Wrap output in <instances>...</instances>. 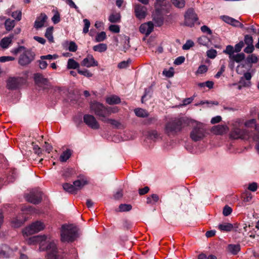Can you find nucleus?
<instances>
[{"mask_svg": "<svg viewBox=\"0 0 259 259\" xmlns=\"http://www.w3.org/2000/svg\"><path fill=\"white\" fill-rule=\"evenodd\" d=\"M29 245L39 244V250H47V259H64L57 250L56 244L54 240L46 236H35L26 239Z\"/></svg>", "mask_w": 259, "mask_h": 259, "instance_id": "f257e3e1", "label": "nucleus"}, {"mask_svg": "<svg viewBox=\"0 0 259 259\" xmlns=\"http://www.w3.org/2000/svg\"><path fill=\"white\" fill-rule=\"evenodd\" d=\"M189 119L186 117L175 118L166 123L165 126V132L168 135L175 134L189 124Z\"/></svg>", "mask_w": 259, "mask_h": 259, "instance_id": "f03ea898", "label": "nucleus"}, {"mask_svg": "<svg viewBox=\"0 0 259 259\" xmlns=\"http://www.w3.org/2000/svg\"><path fill=\"white\" fill-rule=\"evenodd\" d=\"M77 237V229L72 225H63L61 229V239L64 242L73 241Z\"/></svg>", "mask_w": 259, "mask_h": 259, "instance_id": "7ed1b4c3", "label": "nucleus"}, {"mask_svg": "<svg viewBox=\"0 0 259 259\" xmlns=\"http://www.w3.org/2000/svg\"><path fill=\"white\" fill-rule=\"evenodd\" d=\"M239 127V121H236L233 124V127L230 135V137L234 139H242L251 140L249 133L246 130H241Z\"/></svg>", "mask_w": 259, "mask_h": 259, "instance_id": "20e7f679", "label": "nucleus"}, {"mask_svg": "<svg viewBox=\"0 0 259 259\" xmlns=\"http://www.w3.org/2000/svg\"><path fill=\"white\" fill-rule=\"evenodd\" d=\"M206 135V128L204 125L200 122H195L194 126L190 133V138L194 141L202 140Z\"/></svg>", "mask_w": 259, "mask_h": 259, "instance_id": "39448f33", "label": "nucleus"}, {"mask_svg": "<svg viewBox=\"0 0 259 259\" xmlns=\"http://www.w3.org/2000/svg\"><path fill=\"white\" fill-rule=\"evenodd\" d=\"M247 227L246 224L241 225L236 223L233 225L229 223H223L218 226V228L221 231L230 232L234 230L235 231L238 232L239 233L246 232L247 231Z\"/></svg>", "mask_w": 259, "mask_h": 259, "instance_id": "423d86ee", "label": "nucleus"}, {"mask_svg": "<svg viewBox=\"0 0 259 259\" xmlns=\"http://www.w3.org/2000/svg\"><path fill=\"white\" fill-rule=\"evenodd\" d=\"M45 226L44 223L40 221H36L23 230V235L25 237L36 233L42 230L45 228Z\"/></svg>", "mask_w": 259, "mask_h": 259, "instance_id": "0eeeda50", "label": "nucleus"}, {"mask_svg": "<svg viewBox=\"0 0 259 259\" xmlns=\"http://www.w3.org/2000/svg\"><path fill=\"white\" fill-rule=\"evenodd\" d=\"M90 108L91 111L98 116L101 121L106 116V107L100 103L97 102L91 103Z\"/></svg>", "mask_w": 259, "mask_h": 259, "instance_id": "6e6552de", "label": "nucleus"}, {"mask_svg": "<svg viewBox=\"0 0 259 259\" xmlns=\"http://www.w3.org/2000/svg\"><path fill=\"white\" fill-rule=\"evenodd\" d=\"M34 54L30 50H25L20 56L18 63L21 66H26L34 60Z\"/></svg>", "mask_w": 259, "mask_h": 259, "instance_id": "1a4fd4ad", "label": "nucleus"}, {"mask_svg": "<svg viewBox=\"0 0 259 259\" xmlns=\"http://www.w3.org/2000/svg\"><path fill=\"white\" fill-rule=\"evenodd\" d=\"M184 24L189 27H192L198 20L196 14L192 9H188L184 15Z\"/></svg>", "mask_w": 259, "mask_h": 259, "instance_id": "9d476101", "label": "nucleus"}, {"mask_svg": "<svg viewBox=\"0 0 259 259\" xmlns=\"http://www.w3.org/2000/svg\"><path fill=\"white\" fill-rule=\"evenodd\" d=\"M244 125L248 128H254L253 133H249L251 140L254 141L259 140V126L256 124V120L254 119L248 120L244 123Z\"/></svg>", "mask_w": 259, "mask_h": 259, "instance_id": "9b49d317", "label": "nucleus"}, {"mask_svg": "<svg viewBox=\"0 0 259 259\" xmlns=\"http://www.w3.org/2000/svg\"><path fill=\"white\" fill-rule=\"evenodd\" d=\"M41 193L40 191L35 190L31 191L29 194L26 196L27 201L33 204H37L41 201Z\"/></svg>", "mask_w": 259, "mask_h": 259, "instance_id": "f8f14e48", "label": "nucleus"}, {"mask_svg": "<svg viewBox=\"0 0 259 259\" xmlns=\"http://www.w3.org/2000/svg\"><path fill=\"white\" fill-rule=\"evenodd\" d=\"M83 121L88 126L93 129L97 130L100 127L98 122L97 121L95 117L92 115H84L83 116Z\"/></svg>", "mask_w": 259, "mask_h": 259, "instance_id": "ddd939ff", "label": "nucleus"}, {"mask_svg": "<svg viewBox=\"0 0 259 259\" xmlns=\"http://www.w3.org/2000/svg\"><path fill=\"white\" fill-rule=\"evenodd\" d=\"M81 65L88 68L98 66V62L92 55L89 54L81 62Z\"/></svg>", "mask_w": 259, "mask_h": 259, "instance_id": "4468645a", "label": "nucleus"}, {"mask_svg": "<svg viewBox=\"0 0 259 259\" xmlns=\"http://www.w3.org/2000/svg\"><path fill=\"white\" fill-rule=\"evenodd\" d=\"M73 184L76 193L87 185L88 184V181L85 177L82 176L78 177L77 180H75Z\"/></svg>", "mask_w": 259, "mask_h": 259, "instance_id": "2eb2a0df", "label": "nucleus"}, {"mask_svg": "<svg viewBox=\"0 0 259 259\" xmlns=\"http://www.w3.org/2000/svg\"><path fill=\"white\" fill-rule=\"evenodd\" d=\"M220 18L223 21L233 26L238 27L240 28L243 27V25L242 23H241L239 21L228 16L223 15L221 16Z\"/></svg>", "mask_w": 259, "mask_h": 259, "instance_id": "dca6fc26", "label": "nucleus"}, {"mask_svg": "<svg viewBox=\"0 0 259 259\" xmlns=\"http://www.w3.org/2000/svg\"><path fill=\"white\" fill-rule=\"evenodd\" d=\"M220 18L223 21L233 26L238 27L240 28L243 27V25L242 23H241L239 21L228 16L223 15L221 16Z\"/></svg>", "mask_w": 259, "mask_h": 259, "instance_id": "f3484780", "label": "nucleus"}, {"mask_svg": "<svg viewBox=\"0 0 259 259\" xmlns=\"http://www.w3.org/2000/svg\"><path fill=\"white\" fill-rule=\"evenodd\" d=\"M14 35L10 34L7 36L3 38L0 41V48L3 49H7L9 48L13 43V39Z\"/></svg>", "mask_w": 259, "mask_h": 259, "instance_id": "a211bd4d", "label": "nucleus"}, {"mask_svg": "<svg viewBox=\"0 0 259 259\" xmlns=\"http://www.w3.org/2000/svg\"><path fill=\"white\" fill-rule=\"evenodd\" d=\"M48 19L47 16L44 13H41L37 17L34 24V27L38 29L45 26V24Z\"/></svg>", "mask_w": 259, "mask_h": 259, "instance_id": "6ab92c4d", "label": "nucleus"}, {"mask_svg": "<svg viewBox=\"0 0 259 259\" xmlns=\"http://www.w3.org/2000/svg\"><path fill=\"white\" fill-rule=\"evenodd\" d=\"M135 12L137 18L142 19L146 16L147 8L140 5H137L135 7Z\"/></svg>", "mask_w": 259, "mask_h": 259, "instance_id": "aec40b11", "label": "nucleus"}, {"mask_svg": "<svg viewBox=\"0 0 259 259\" xmlns=\"http://www.w3.org/2000/svg\"><path fill=\"white\" fill-rule=\"evenodd\" d=\"M21 78L10 77L7 81V87L9 89H15L19 87L21 82Z\"/></svg>", "mask_w": 259, "mask_h": 259, "instance_id": "412c9836", "label": "nucleus"}, {"mask_svg": "<svg viewBox=\"0 0 259 259\" xmlns=\"http://www.w3.org/2000/svg\"><path fill=\"white\" fill-rule=\"evenodd\" d=\"M229 128L225 125L219 124L213 126L211 128V132L215 135H223L227 133Z\"/></svg>", "mask_w": 259, "mask_h": 259, "instance_id": "4be33fe9", "label": "nucleus"}, {"mask_svg": "<svg viewBox=\"0 0 259 259\" xmlns=\"http://www.w3.org/2000/svg\"><path fill=\"white\" fill-rule=\"evenodd\" d=\"M153 24L151 22H148L142 24L140 27V31L141 33L149 35L153 30Z\"/></svg>", "mask_w": 259, "mask_h": 259, "instance_id": "5701e85b", "label": "nucleus"}, {"mask_svg": "<svg viewBox=\"0 0 259 259\" xmlns=\"http://www.w3.org/2000/svg\"><path fill=\"white\" fill-rule=\"evenodd\" d=\"M13 253V250L6 245L0 247V257H9Z\"/></svg>", "mask_w": 259, "mask_h": 259, "instance_id": "b1692460", "label": "nucleus"}, {"mask_svg": "<svg viewBox=\"0 0 259 259\" xmlns=\"http://www.w3.org/2000/svg\"><path fill=\"white\" fill-rule=\"evenodd\" d=\"M107 103L109 105L119 104L121 100L119 97L116 95H111L107 97L106 99Z\"/></svg>", "mask_w": 259, "mask_h": 259, "instance_id": "393cba45", "label": "nucleus"}, {"mask_svg": "<svg viewBox=\"0 0 259 259\" xmlns=\"http://www.w3.org/2000/svg\"><path fill=\"white\" fill-rule=\"evenodd\" d=\"M102 121L106 123L110 124L115 127H119L121 125V123L118 121L109 118L107 116L103 118Z\"/></svg>", "mask_w": 259, "mask_h": 259, "instance_id": "a878e982", "label": "nucleus"}, {"mask_svg": "<svg viewBox=\"0 0 259 259\" xmlns=\"http://www.w3.org/2000/svg\"><path fill=\"white\" fill-rule=\"evenodd\" d=\"M24 221L25 219L21 218L20 216H19L12 219L11 221V224L13 227L18 228L20 227Z\"/></svg>", "mask_w": 259, "mask_h": 259, "instance_id": "bb28decb", "label": "nucleus"}, {"mask_svg": "<svg viewBox=\"0 0 259 259\" xmlns=\"http://www.w3.org/2000/svg\"><path fill=\"white\" fill-rule=\"evenodd\" d=\"M53 27H50L46 29L45 36L50 43L54 42V37L53 36Z\"/></svg>", "mask_w": 259, "mask_h": 259, "instance_id": "cd10ccee", "label": "nucleus"}, {"mask_svg": "<svg viewBox=\"0 0 259 259\" xmlns=\"http://www.w3.org/2000/svg\"><path fill=\"white\" fill-rule=\"evenodd\" d=\"M245 59V55L243 53L234 54L233 56H231V60L235 61L237 63H240Z\"/></svg>", "mask_w": 259, "mask_h": 259, "instance_id": "c85d7f7f", "label": "nucleus"}, {"mask_svg": "<svg viewBox=\"0 0 259 259\" xmlns=\"http://www.w3.org/2000/svg\"><path fill=\"white\" fill-rule=\"evenodd\" d=\"M95 52L102 53L105 52L107 49V46L105 44H99L95 45L93 48Z\"/></svg>", "mask_w": 259, "mask_h": 259, "instance_id": "c756f323", "label": "nucleus"}, {"mask_svg": "<svg viewBox=\"0 0 259 259\" xmlns=\"http://www.w3.org/2000/svg\"><path fill=\"white\" fill-rule=\"evenodd\" d=\"M72 152L70 150L67 149L64 151L60 156V160L61 162L66 161L71 156Z\"/></svg>", "mask_w": 259, "mask_h": 259, "instance_id": "7c9ffc66", "label": "nucleus"}, {"mask_svg": "<svg viewBox=\"0 0 259 259\" xmlns=\"http://www.w3.org/2000/svg\"><path fill=\"white\" fill-rule=\"evenodd\" d=\"M15 26V22L13 20L7 19L5 22V26L7 31H10L13 29Z\"/></svg>", "mask_w": 259, "mask_h": 259, "instance_id": "2f4dec72", "label": "nucleus"}, {"mask_svg": "<svg viewBox=\"0 0 259 259\" xmlns=\"http://www.w3.org/2000/svg\"><path fill=\"white\" fill-rule=\"evenodd\" d=\"M79 64L73 59H69L67 62V68L68 69H78Z\"/></svg>", "mask_w": 259, "mask_h": 259, "instance_id": "473e14b6", "label": "nucleus"}, {"mask_svg": "<svg viewBox=\"0 0 259 259\" xmlns=\"http://www.w3.org/2000/svg\"><path fill=\"white\" fill-rule=\"evenodd\" d=\"M197 84L201 89H204L206 87L209 89H211L213 88L214 82L212 81L208 80L204 82H199Z\"/></svg>", "mask_w": 259, "mask_h": 259, "instance_id": "72a5a7b5", "label": "nucleus"}, {"mask_svg": "<svg viewBox=\"0 0 259 259\" xmlns=\"http://www.w3.org/2000/svg\"><path fill=\"white\" fill-rule=\"evenodd\" d=\"M136 115L140 117H145L148 116V112L144 109L142 108H137L134 110Z\"/></svg>", "mask_w": 259, "mask_h": 259, "instance_id": "f704fd0d", "label": "nucleus"}, {"mask_svg": "<svg viewBox=\"0 0 259 259\" xmlns=\"http://www.w3.org/2000/svg\"><path fill=\"white\" fill-rule=\"evenodd\" d=\"M228 250L232 253L236 254L240 251V247L238 244H230L228 246Z\"/></svg>", "mask_w": 259, "mask_h": 259, "instance_id": "c9c22d12", "label": "nucleus"}, {"mask_svg": "<svg viewBox=\"0 0 259 259\" xmlns=\"http://www.w3.org/2000/svg\"><path fill=\"white\" fill-rule=\"evenodd\" d=\"M172 4L179 9H183L185 7L186 2L185 0H171Z\"/></svg>", "mask_w": 259, "mask_h": 259, "instance_id": "e433bc0d", "label": "nucleus"}, {"mask_svg": "<svg viewBox=\"0 0 259 259\" xmlns=\"http://www.w3.org/2000/svg\"><path fill=\"white\" fill-rule=\"evenodd\" d=\"M198 41L201 45L208 46L210 43V39L207 36L203 35L198 38Z\"/></svg>", "mask_w": 259, "mask_h": 259, "instance_id": "4c0bfd02", "label": "nucleus"}, {"mask_svg": "<svg viewBox=\"0 0 259 259\" xmlns=\"http://www.w3.org/2000/svg\"><path fill=\"white\" fill-rule=\"evenodd\" d=\"M120 17L119 13L112 14L110 15L109 20L111 23H116L120 21Z\"/></svg>", "mask_w": 259, "mask_h": 259, "instance_id": "58836bf2", "label": "nucleus"}, {"mask_svg": "<svg viewBox=\"0 0 259 259\" xmlns=\"http://www.w3.org/2000/svg\"><path fill=\"white\" fill-rule=\"evenodd\" d=\"M159 200L158 196L156 194H152L147 198V203L153 204Z\"/></svg>", "mask_w": 259, "mask_h": 259, "instance_id": "ea45409f", "label": "nucleus"}, {"mask_svg": "<svg viewBox=\"0 0 259 259\" xmlns=\"http://www.w3.org/2000/svg\"><path fill=\"white\" fill-rule=\"evenodd\" d=\"M63 189L67 192L71 193H75V189L74 188V187H73V184H70L68 183H66L64 184L63 186Z\"/></svg>", "mask_w": 259, "mask_h": 259, "instance_id": "a19ab883", "label": "nucleus"}, {"mask_svg": "<svg viewBox=\"0 0 259 259\" xmlns=\"http://www.w3.org/2000/svg\"><path fill=\"white\" fill-rule=\"evenodd\" d=\"M166 3L165 0H156L155 3V8L156 11L159 13V11L161 10L162 7L164 6Z\"/></svg>", "mask_w": 259, "mask_h": 259, "instance_id": "79ce46f5", "label": "nucleus"}, {"mask_svg": "<svg viewBox=\"0 0 259 259\" xmlns=\"http://www.w3.org/2000/svg\"><path fill=\"white\" fill-rule=\"evenodd\" d=\"M106 33L104 31H102L97 33L95 37V41L96 42H101L106 39Z\"/></svg>", "mask_w": 259, "mask_h": 259, "instance_id": "37998d69", "label": "nucleus"}, {"mask_svg": "<svg viewBox=\"0 0 259 259\" xmlns=\"http://www.w3.org/2000/svg\"><path fill=\"white\" fill-rule=\"evenodd\" d=\"M34 80L36 83H46L47 82V80L46 79L44 78L41 75L38 73L35 74Z\"/></svg>", "mask_w": 259, "mask_h": 259, "instance_id": "c03bdc74", "label": "nucleus"}, {"mask_svg": "<svg viewBox=\"0 0 259 259\" xmlns=\"http://www.w3.org/2000/svg\"><path fill=\"white\" fill-rule=\"evenodd\" d=\"M234 48L231 45L227 46L226 49L223 51L224 53L229 55V59H231V56H232L234 55Z\"/></svg>", "mask_w": 259, "mask_h": 259, "instance_id": "a18cd8bd", "label": "nucleus"}, {"mask_svg": "<svg viewBox=\"0 0 259 259\" xmlns=\"http://www.w3.org/2000/svg\"><path fill=\"white\" fill-rule=\"evenodd\" d=\"M119 111V109L117 107H106V115L107 116H109L112 113H115L118 112Z\"/></svg>", "mask_w": 259, "mask_h": 259, "instance_id": "49530a36", "label": "nucleus"}, {"mask_svg": "<svg viewBox=\"0 0 259 259\" xmlns=\"http://www.w3.org/2000/svg\"><path fill=\"white\" fill-rule=\"evenodd\" d=\"M132 208V206L130 204H122L119 206V211L121 212L127 211L131 210Z\"/></svg>", "mask_w": 259, "mask_h": 259, "instance_id": "de8ad7c7", "label": "nucleus"}, {"mask_svg": "<svg viewBox=\"0 0 259 259\" xmlns=\"http://www.w3.org/2000/svg\"><path fill=\"white\" fill-rule=\"evenodd\" d=\"M247 61L249 63H255L258 61V57L255 54H251L247 58Z\"/></svg>", "mask_w": 259, "mask_h": 259, "instance_id": "09e8293b", "label": "nucleus"}, {"mask_svg": "<svg viewBox=\"0 0 259 259\" xmlns=\"http://www.w3.org/2000/svg\"><path fill=\"white\" fill-rule=\"evenodd\" d=\"M162 73L164 76L167 77H171L174 76V68L171 67L168 70L164 69Z\"/></svg>", "mask_w": 259, "mask_h": 259, "instance_id": "8fccbe9b", "label": "nucleus"}, {"mask_svg": "<svg viewBox=\"0 0 259 259\" xmlns=\"http://www.w3.org/2000/svg\"><path fill=\"white\" fill-rule=\"evenodd\" d=\"M83 22L84 23V27L83 28V33H87L89 32V29L90 26V21L87 19H84L83 20Z\"/></svg>", "mask_w": 259, "mask_h": 259, "instance_id": "3c124183", "label": "nucleus"}, {"mask_svg": "<svg viewBox=\"0 0 259 259\" xmlns=\"http://www.w3.org/2000/svg\"><path fill=\"white\" fill-rule=\"evenodd\" d=\"M244 41V44H245L247 46L253 45V38L251 36H250L249 35H245Z\"/></svg>", "mask_w": 259, "mask_h": 259, "instance_id": "603ef678", "label": "nucleus"}, {"mask_svg": "<svg viewBox=\"0 0 259 259\" xmlns=\"http://www.w3.org/2000/svg\"><path fill=\"white\" fill-rule=\"evenodd\" d=\"M25 48L23 46H19L17 48H13L11 50V53L14 55H17L19 53L22 51H25Z\"/></svg>", "mask_w": 259, "mask_h": 259, "instance_id": "864d4df0", "label": "nucleus"}, {"mask_svg": "<svg viewBox=\"0 0 259 259\" xmlns=\"http://www.w3.org/2000/svg\"><path fill=\"white\" fill-rule=\"evenodd\" d=\"M207 56L209 58L214 59L217 54V52L215 50L210 49L207 51Z\"/></svg>", "mask_w": 259, "mask_h": 259, "instance_id": "5fc2aeb1", "label": "nucleus"}, {"mask_svg": "<svg viewBox=\"0 0 259 259\" xmlns=\"http://www.w3.org/2000/svg\"><path fill=\"white\" fill-rule=\"evenodd\" d=\"M11 15L16 20L20 21L21 19L22 13L21 11H16L13 12Z\"/></svg>", "mask_w": 259, "mask_h": 259, "instance_id": "6e6d98bb", "label": "nucleus"}, {"mask_svg": "<svg viewBox=\"0 0 259 259\" xmlns=\"http://www.w3.org/2000/svg\"><path fill=\"white\" fill-rule=\"evenodd\" d=\"M52 20L54 24H57L60 21V16L58 12H55L54 16L52 18Z\"/></svg>", "mask_w": 259, "mask_h": 259, "instance_id": "4d7b16f0", "label": "nucleus"}, {"mask_svg": "<svg viewBox=\"0 0 259 259\" xmlns=\"http://www.w3.org/2000/svg\"><path fill=\"white\" fill-rule=\"evenodd\" d=\"M207 70H208V68L206 65H200L198 67V68L196 71V73L197 74H203V73L206 72Z\"/></svg>", "mask_w": 259, "mask_h": 259, "instance_id": "13d9d810", "label": "nucleus"}, {"mask_svg": "<svg viewBox=\"0 0 259 259\" xmlns=\"http://www.w3.org/2000/svg\"><path fill=\"white\" fill-rule=\"evenodd\" d=\"M78 73L80 74L83 75L85 76L90 77L93 76V74L89 72L88 70H81L79 69H77Z\"/></svg>", "mask_w": 259, "mask_h": 259, "instance_id": "bf43d9fd", "label": "nucleus"}, {"mask_svg": "<svg viewBox=\"0 0 259 259\" xmlns=\"http://www.w3.org/2000/svg\"><path fill=\"white\" fill-rule=\"evenodd\" d=\"M194 46V42L192 40H188L186 41L185 44L183 46V49L184 50H189L190 48Z\"/></svg>", "mask_w": 259, "mask_h": 259, "instance_id": "052dcab7", "label": "nucleus"}, {"mask_svg": "<svg viewBox=\"0 0 259 259\" xmlns=\"http://www.w3.org/2000/svg\"><path fill=\"white\" fill-rule=\"evenodd\" d=\"M15 58L12 56H2L0 57V62H6L14 61Z\"/></svg>", "mask_w": 259, "mask_h": 259, "instance_id": "680f3d73", "label": "nucleus"}, {"mask_svg": "<svg viewBox=\"0 0 259 259\" xmlns=\"http://www.w3.org/2000/svg\"><path fill=\"white\" fill-rule=\"evenodd\" d=\"M232 212V208L226 205L223 209V213L225 216H228L230 215Z\"/></svg>", "mask_w": 259, "mask_h": 259, "instance_id": "e2e57ef3", "label": "nucleus"}, {"mask_svg": "<svg viewBox=\"0 0 259 259\" xmlns=\"http://www.w3.org/2000/svg\"><path fill=\"white\" fill-rule=\"evenodd\" d=\"M244 46V42L240 41L239 43L237 44L234 47L235 52L238 53L240 52Z\"/></svg>", "mask_w": 259, "mask_h": 259, "instance_id": "0e129e2a", "label": "nucleus"}, {"mask_svg": "<svg viewBox=\"0 0 259 259\" xmlns=\"http://www.w3.org/2000/svg\"><path fill=\"white\" fill-rule=\"evenodd\" d=\"M77 49V46L76 44L73 41H70L69 44L68 50L70 52H74Z\"/></svg>", "mask_w": 259, "mask_h": 259, "instance_id": "69168bd1", "label": "nucleus"}, {"mask_svg": "<svg viewBox=\"0 0 259 259\" xmlns=\"http://www.w3.org/2000/svg\"><path fill=\"white\" fill-rule=\"evenodd\" d=\"M74 174V170L71 168H67L64 170L63 175L66 178H69Z\"/></svg>", "mask_w": 259, "mask_h": 259, "instance_id": "338daca9", "label": "nucleus"}, {"mask_svg": "<svg viewBox=\"0 0 259 259\" xmlns=\"http://www.w3.org/2000/svg\"><path fill=\"white\" fill-rule=\"evenodd\" d=\"M109 29L110 31L114 33H118L120 31V28L119 26L117 25H110L109 27Z\"/></svg>", "mask_w": 259, "mask_h": 259, "instance_id": "774afa93", "label": "nucleus"}]
</instances>
